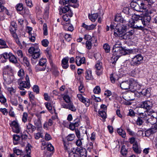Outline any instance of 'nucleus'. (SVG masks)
<instances>
[{
	"mask_svg": "<svg viewBox=\"0 0 157 157\" xmlns=\"http://www.w3.org/2000/svg\"><path fill=\"white\" fill-rule=\"evenodd\" d=\"M77 0H60L59 3L63 5H66L63 8H60L59 12L63 13H67L69 14V12L71 11L68 7V6H73L72 5V3H75L77 2Z\"/></svg>",
	"mask_w": 157,
	"mask_h": 157,
	"instance_id": "nucleus-1",
	"label": "nucleus"
},
{
	"mask_svg": "<svg viewBox=\"0 0 157 157\" xmlns=\"http://www.w3.org/2000/svg\"><path fill=\"white\" fill-rule=\"evenodd\" d=\"M127 26L124 25L118 24L114 30V34L116 36L123 37L126 31Z\"/></svg>",
	"mask_w": 157,
	"mask_h": 157,
	"instance_id": "nucleus-2",
	"label": "nucleus"
},
{
	"mask_svg": "<svg viewBox=\"0 0 157 157\" xmlns=\"http://www.w3.org/2000/svg\"><path fill=\"white\" fill-rule=\"evenodd\" d=\"M28 52L32 55V57L33 58L31 59L32 61L33 59H36L39 58L40 55V50L37 44H34L33 46L30 47L28 50Z\"/></svg>",
	"mask_w": 157,
	"mask_h": 157,
	"instance_id": "nucleus-3",
	"label": "nucleus"
},
{
	"mask_svg": "<svg viewBox=\"0 0 157 157\" xmlns=\"http://www.w3.org/2000/svg\"><path fill=\"white\" fill-rule=\"evenodd\" d=\"M3 84L5 88H6L7 85L10 84L15 80L13 75H10L6 73L3 74Z\"/></svg>",
	"mask_w": 157,
	"mask_h": 157,
	"instance_id": "nucleus-4",
	"label": "nucleus"
},
{
	"mask_svg": "<svg viewBox=\"0 0 157 157\" xmlns=\"http://www.w3.org/2000/svg\"><path fill=\"white\" fill-rule=\"evenodd\" d=\"M143 57L140 54H138L132 58L130 64L132 66H138L142 63Z\"/></svg>",
	"mask_w": 157,
	"mask_h": 157,
	"instance_id": "nucleus-5",
	"label": "nucleus"
},
{
	"mask_svg": "<svg viewBox=\"0 0 157 157\" xmlns=\"http://www.w3.org/2000/svg\"><path fill=\"white\" fill-rule=\"evenodd\" d=\"M25 81H22L19 84V88L21 90H24V88H29L30 87L29 78L26 75L25 78Z\"/></svg>",
	"mask_w": 157,
	"mask_h": 157,
	"instance_id": "nucleus-6",
	"label": "nucleus"
},
{
	"mask_svg": "<svg viewBox=\"0 0 157 157\" xmlns=\"http://www.w3.org/2000/svg\"><path fill=\"white\" fill-rule=\"evenodd\" d=\"M151 114L146 123L154 124L157 122V112L153 111Z\"/></svg>",
	"mask_w": 157,
	"mask_h": 157,
	"instance_id": "nucleus-7",
	"label": "nucleus"
},
{
	"mask_svg": "<svg viewBox=\"0 0 157 157\" xmlns=\"http://www.w3.org/2000/svg\"><path fill=\"white\" fill-rule=\"evenodd\" d=\"M10 125L13 131L14 132L19 133L21 132V128L18 123L16 121H13L10 124Z\"/></svg>",
	"mask_w": 157,
	"mask_h": 157,
	"instance_id": "nucleus-8",
	"label": "nucleus"
},
{
	"mask_svg": "<svg viewBox=\"0 0 157 157\" xmlns=\"http://www.w3.org/2000/svg\"><path fill=\"white\" fill-rule=\"evenodd\" d=\"M67 103V104L63 102L60 103V105L62 108L67 109H68L73 112H75L76 111V109L72 102Z\"/></svg>",
	"mask_w": 157,
	"mask_h": 157,
	"instance_id": "nucleus-9",
	"label": "nucleus"
},
{
	"mask_svg": "<svg viewBox=\"0 0 157 157\" xmlns=\"http://www.w3.org/2000/svg\"><path fill=\"white\" fill-rule=\"evenodd\" d=\"M141 19L143 23V25L146 26L149 25L151 17L144 13L141 15Z\"/></svg>",
	"mask_w": 157,
	"mask_h": 157,
	"instance_id": "nucleus-10",
	"label": "nucleus"
},
{
	"mask_svg": "<svg viewBox=\"0 0 157 157\" xmlns=\"http://www.w3.org/2000/svg\"><path fill=\"white\" fill-rule=\"evenodd\" d=\"M131 82L130 89L132 90V91H136L139 90L141 86L139 84L138 82L133 79H130Z\"/></svg>",
	"mask_w": 157,
	"mask_h": 157,
	"instance_id": "nucleus-11",
	"label": "nucleus"
},
{
	"mask_svg": "<svg viewBox=\"0 0 157 157\" xmlns=\"http://www.w3.org/2000/svg\"><path fill=\"white\" fill-rule=\"evenodd\" d=\"M153 111L152 110H147L144 111V113H139V115L146 122L147 121L148 118L150 117L151 114Z\"/></svg>",
	"mask_w": 157,
	"mask_h": 157,
	"instance_id": "nucleus-12",
	"label": "nucleus"
},
{
	"mask_svg": "<svg viewBox=\"0 0 157 157\" xmlns=\"http://www.w3.org/2000/svg\"><path fill=\"white\" fill-rule=\"evenodd\" d=\"M115 52H117L116 56L124 55L129 54V51L128 50L125 49L122 47L120 48V49H116L114 50Z\"/></svg>",
	"mask_w": 157,
	"mask_h": 157,
	"instance_id": "nucleus-13",
	"label": "nucleus"
},
{
	"mask_svg": "<svg viewBox=\"0 0 157 157\" xmlns=\"http://www.w3.org/2000/svg\"><path fill=\"white\" fill-rule=\"evenodd\" d=\"M138 16V19L137 20H136V22H135V25L134 27V29H142L144 27L145 25H143V23L142 21L140 19H139L140 16Z\"/></svg>",
	"mask_w": 157,
	"mask_h": 157,
	"instance_id": "nucleus-14",
	"label": "nucleus"
},
{
	"mask_svg": "<svg viewBox=\"0 0 157 157\" xmlns=\"http://www.w3.org/2000/svg\"><path fill=\"white\" fill-rule=\"evenodd\" d=\"M77 97L80 101L85 104L87 106H89L90 105V100L87 98L84 97L81 94H77Z\"/></svg>",
	"mask_w": 157,
	"mask_h": 157,
	"instance_id": "nucleus-15",
	"label": "nucleus"
},
{
	"mask_svg": "<svg viewBox=\"0 0 157 157\" xmlns=\"http://www.w3.org/2000/svg\"><path fill=\"white\" fill-rule=\"evenodd\" d=\"M34 123L35 125L36 126V127L37 128V131L41 132L43 129L40 118H38L35 119L34 121Z\"/></svg>",
	"mask_w": 157,
	"mask_h": 157,
	"instance_id": "nucleus-16",
	"label": "nucleus"
},
{
	"mask_svg": "<svg viewBox=\"0 0 157 157\" xmlns=\"http://www.w3.org/2000/svg\"><path fill=\"white\" fill-rule=\"evenodd\" d=\"M131 82L130 79L122 82L120 84V87L123 90L130 89Z\"/></svg>",
	"mask_w": 157,
	"mask_h": 157,
	"instance_id": "nucleus-17",
	"label": "nucleus"
},
{
	"mask_svg": "<svg viewBox=\"0 0 157 157\" xmlns=\"http://www.w3.org/2000/svg\"><path fill=\"white\" fill-rule=\"evenodd\" d=\"M138 19V16L136 15H134L132 16V18H131L129 20L128 23V25L129 27L134 29V27L135 25L136 20Z\"/></svg>",
	"mask_w": 157,
	"mask_h": 157,
	"instance_id": "nucleus-18",
	"label": "nucleus"
},
{
	"mask_svg": "<svg viewBox=\"0 0 157 157\" xmlns=\"http://www.w3.org/2000/svg\"><path fill=\"white\" fill-rule=\"evenodd\" d=\"M95 66L96 69V74L98 75L99 76L102 74L103 71L102 63L100 62H98L96 63Z\"/></svg>",
	"mask_w": 157,
	"mask_h": 157,
	"instance_id": "nucleus-19",
	"label": "nucleus"
},
{
	"mask_svg": "<svg viewBox=\"0 0 157 157\" xmlns=\"http://www.w3.org/2000/svg\"><path fill=\"white\" fill-rule=\"evenodd\" d=\"M80 122L78 119H76L74 120L73 123H70L68 127L69 128L72 130H74L75 127H78L79 125Z\"/></svg>",
	"mask_w": 157,
	"mask_h": 157,
	"instance_id": "nucleus-20",
	"label": "nucleus"
},
{
	"mask_svg": "<svg viewBox=\"0 0 157 157\" xmlns=\"http://www.w3.org/2000/svg\"><path fill=\"white\" fill-rule=\"evenodd\" d=\"M61 23L63 25V28L65 30L71 32L73 30L74 27L71 24L69 23H64L63 21Z\"/></svg>",
	"mask_w": 157,
	"mask_h": 157,
	"instance_id": "nucleus-21",
	"label": "nucleus"
},
{
	"mask_svg": "<svg viewBox=\"0 0 157 157\" xmlns=\"http://www.w3.org/2000/svg\"><path fill=\"white\" fill-rule=\"evenodd\" d=\"M134 32V30L133 29L125 33H124L123 38L125 40H128L131 38Z\"/></svg>",
	"mask_w": 157,
	"mask_h": 157,
	"instance_id": "nucleus-22",
	"label": "nucleus"
},
{
	"mask_svg": "<svg viewBox=\"0 0 157 157\" xmlns=\"http://www.w3.org/2000/svg\"><path fill=\"white\" fill-rule=\"evenodd\" d=\"M114 19L115 21L117 22L125 23L126 22V20L124 19L120 14H117L116 15Z\"/></svg>",
	"mask_w": 157,
	"mask_h": 157,
	"instance_id": "nucleus-23",
	"label": "nucleus"
},
{
	"mask_svg": "<svg viewBox=\"0 0 157 157\" xmlns=\"http://www.w3.org/2000/svg\"><path fill=\"white\" fill-rule=\"evenodd\" d=\"M76 151L80 155V157H87L86 150L85 148H76Z\"/></svg>",
	"mask_w": 157,
	"mask_h": 157,
	"instance_id": "nucleus-24",
	"label": "nucleus"
},
{
	"mask_svg": "<svg viewBox=\"0 0 157 157\" xmlns=\"http://www.w3.org/2000/svg\"><path fill=\"white\" fill-rule=\"evenodd\" d=\"M69 59L68 57L63 58L62 60V66L64 69H67L69 67L68 61Z\"/></svg>",
	"mask_w": 157,
	"mask_h": 157,
	"instance_id": "nucleus-25",
	"label": "nucleus"
},
{
	"mask_svg": "<svg viewBox=\"0 0 157 157\" xmlns=\"http://www.w3.org/2000/svg\"><path fill=\"white\" fill-rule=\"evenodd\" d=\"M85 78L86 79L91 80L93 79V77L92 74V71L91 70H86L85 72Z\"/></svg>",
	"mask_w": 157,
	"mask_h": 157,
	"instance_id": "nucleus-26",
	"label": "nucleus"
},
{
	"mask_svg": "<svg viewBox=\"0 0 157 157\" xmlns=\"http://www.w3.org/2000/svg\"><path fill=\"white\" fill-rule=\"evenodd\" d=\"M85 62V58L84 57L81 58L79 57H76V63L78 66H80L82 64Z\"/></svg>",
	"mask_w": 157,
	"mask_h": 157,
	"instance_id": "nucleus-27",
	"label": "nucleus"
},
{
	"mask_svg": "<svg viewBox=\"0 0 157 157\" xmlns=\"http://www.w3.org/2000/svg\"><path fill=\"white\" fill-rule=\"evenodd\" d=\"M96 25V24H91L90 25H88L83 23L82 24V26L87 30H90L94 29Z\"/></svg>",
	"mask_w": 157,
	"mask_h": 157,
	"instance_id": "nucleus-28",
	"label": "nucleus"
},
{
	"mask_svg": "<svg viewBox=\"0 0 157 157\" xmlns=\"http://www.w3.org/2000/svg\"><path fill=\"white\" fill-rule=\"evenodd\" d=\"M73 13L71 11L69 12V14L66 13L63 16V19L64 21L67 22L70 19V18L72 17Z\"/></svg>",
	"mask_w": 157,
	"mask_h": 157,
	"instance_id": "nucleus-29",
	"label": "nucleus"
},
{
	"mask_svg": "<svg viewBox=\"0 0 157 157\" xmlns=\"http://www.w3.org/2000/svg\"><path fill=\"white\" fill-rule=\"evenodd\" d=\"M152 105L151 102L149 101H144L142 106L143 108L147 109L150 108L151 107Z\"/></svg>",
	"mask_w": 157,
	"mask_h": 157,
	"instance_id": "nucleus-30",
	"label": "nucleus"
},
{
	"mask_svg": "<svg viewBox=\"0 0 157 157\" xmlns=\"http://www.w3.org/2000/svg\"><path fill=\"white\" fill-rule=\"evenodd\" d=\"M9 60L10 62L14 64H16L17 63V57L12 53L10 54Z\"/></svg>",
	"mask_w": 157,
	"mask_h": 157,
	"instance_id": "nucleus-31",
	"label": "nucleus"
},
{
	"mask_svg": "<svg viewBox=\"0 0 157 157\" xmlns=\"http://www.w3.org/2000/svg\"><path fill=\"white\" fill-rule=\"evenodd\" d=\"M151 90L150 88L144 89H143L142 91V94L146 97H149L150 95Z\"/></svg>",
	"mask_w": 157,
	"mask_h": 157,
	"instance_id": "nucleus-32",
	"label": "nucleus"
},
{
	"mask_svg": "<svg viewBox=\"0 0 157 157\" xmlns=\"http://www.w3.org/2000/svg\"><path fill=\"white\" fill-rule=\"evenodd\" d=\"M121 44L120 42H118L117 43H116L114 45L113 47V55L114 56H116V55H117V54L116 53L117 52H115L114 51V50L115 49H116L117 48L118 49H120V48L121 47Z\"/></svg>",
	"mask_w": 157,
	"mask_h": 157,
	"instance_id": "nucleus-33",
	"label": "nucleus"
},
{
	"mask_svg": "<svg viewBox=\"0 0 157 157\" xmlns=\"http://www.w3.org/2000/svg\"><path fill=\"white\" fill-rule=\"evenodd\" d=\"M98 16V13H93L91 15L89 14L88 15L89 19L93 22L95 21Z\"/></svg>",
	"mask_w": 157,
	"mask_h": 157,
	"instance_id": "nucleus-34",
	"label": "nucleus"
},
{
	"mask_svg": "<svg viewBox=\"0 0 157 157\" xmlns=\"http://www.w3.org/2000/svg\"><path fill=\"white\" fill-rule=\"evenodd\" d=\"M139 10H138L139 12H145L147 10V6L143 2L141 3L140 4H139Z\"/></svg>",
	"mask_w": 157,
	"mask_h": 157,
	"instance_id": "nucleus-35",
	"label": "nucleus"
},
{
	"mask_svg": "<svg viewBox=\"0 0 157 157\" xmlns=\"http://www.w3.org/2000/svg\"><path fill=\"white\" fill-rule=\"evenodd\" d=\"M73 150L69 153V157H80L79 154L76 151V149L75 150L74 148Z\"/></svg>",
	"mask_w": 157,
	"mask_h": 157,
	"instance_id": "nucleus-36",
	"label": "nucleus"
},
{
	"mask_svg": "<svg viewBox=\"0 0 157 157\" xmlns=\"http://www.w3.org/2000/svg\"><path fill=\"white\" fill-rule=\"evenodd\" d=\"M131 6L134 10L138 11L139 9V4L136 2H132Z\"/></svg>",
	"mask_w": 157,
	"mask_h": 157,
	"instance_id": "nucleus-37",
	"label": "nucleus"
},
{
	"mask_svg": "<svg viewBox=\"0 0 157 157\" xmlns=\"http://www.w3.org/2000/svg\"><path fill=\"white\" fill-rule=\"evenodd\" d=\"M64 148L66 151H69L71 147V144L68 142L63 141Z\"/></svg>",
	"mask_w": 157,
	"mask_h": 157,
	"instance_id": "nucleus-38",
	"label": "nucleus"
},
{
	"mask_svg": "<svg viewBox=\"0 0 157 157\" xmlns=\"http://www.w3.org/2000/svg\"><path fill=\"white\" fill-rule=\"evenodd\" d=\"M117 132L118 134L123 138H125L126 137V132L122 129L121 128H118Z\"/></svg>",
	"mask_w": 157,
	"mask_h": 157,
	"instance_id": "nucleus-39",
	"label": "nucleus"
},
{
	"mask_svg": "<svg viewBox=\"0 0 157 157\" xmlns=\"http://www.w3.org/2000/svg\"><path fill=\"white\" fill-rule=\"evenodd\" d=\"M144 13L146 14L147 15L150 16V17H152L154 16L155 14L156 13V11L155 10H151L149 11H147L146 10Z\"/></svg>",
	"mask_w": 157,
	"mask_h": 157,
	"instance_id": "nucleus-40",
	"label": "nucleus"
},
{
	"mask_svg": "<svg viewBox=\"0 0 157 157\" xmlns=\"http://www.w3.org/2000/svg\"><path fill=\"white\" fill-rule=\"evenodd\" d=\"M26 128L27 129L31 130L32 132H34L36 129L35 126L29 123L26 125Z\"/></svg>",
	"mask_w": 157,
	"mask_h": 157,
	"instance_id": "nucleus-41",
	"label": "nucleus"
},
{
	"mask_svg": "<svg viewBox=\"0 0 157 157\" xmlns=\"http://www.w3.org/2000/svg\"><path fill=\"white\" fill-rule=\"evenodd\" d=\"M63 99L67 103L72 102L69 96L67 94H65L62 95Z\"/></svg>",
	"mask_w": 157,
	"mask_h": 157,
	"instance_id": "nucleus-42",
	"label": "nucleus"
},
{
	"mask_svg": "<svg viewBox=\"0 0 157 157\" xmlns=\"http://www.w3.org/2000/svg\"><path fill=\"white\" fill-rule=\"evenodd\" d=\"M8 47L6 42L3 40L0 39V49L6 48Z\"/></svg>",
	"mask_w": 157,
	"mask_h": 157,
	"instance_id": "nucleus-43",
	"label": "nucleus"
},
{
	"mask_svg": "<svg viewBox=\"0 0 157 157\" xmlns=\"http://www.w3.org/2000/svg\"><path fill=\"white\" fill-rule=\"evenodd\" d=\"M20 138V137L17 135H14L13 136V143L14 144H17V141H18Z\"/></svg>",
	"mask_w": 157,
	"mask_h": 157,
	"instance_id": "nucleus-44",
	"label": "nucleus"
},
{
	"mask_svg": "<svg viewBox=\"0 0 157 157\" xmlns=\"http://www.w3.org/2000/svg\"><path fill=\"white\" fill-rule=\"evenodd\" d=\"M35 68L36 71H44L46 68V66L42 67L40 65H37L35 67Z\"/></svg>",
	"mask_w": 157,
	"mask_h": 157,
	"instance_id": "nucleus-45",
	"label": "nucleus"
},
{
	"mask_svg": "<svg viewBox=\"0 0 157 157\" xmlns=\"http://www.w3.org/2000/svg\"><path fill=\"white\" fill-rule=\"evenodd\" d=\"M98 113L100 116L104 119L106 118V113L105 111H99Z\"/></svg>",
	"mask_w": 157,
	"mask_h": 157,
	"instance_id": "nucleus-46",
	"label": "nucleus"
},
{
	"mask_svg": "<svg viewBox=\"0 0 157 157\" xmlns=\"http://www.w3.org/2000/svg\"><path fill=\"white\" fill-rule=\"evenodd\" d=\"M22 63L28 67L29 65V63L28 58L26 57H23L22 58Z\"/></svg>",
	"mask_w": 157,
	"mask_h": 157,
	"instance_id": "nucleus-47",
	"label": "nucleus"
},
{
	"mask_svg": "<svg viewBox=\"0 0 157 157\" xmlns=\"http://www.w3.org/2000/svg\"><path fill=\"white\" fill-rule=\"evenodd\" d=\"M42 131L40 132H38L34 134V137L36 139L38 140L40 138H43V135L42 133Z\"/></svg>",
	"mask_w": 157,
	"mask_h": 157,
	"instance_id": "nucleus-48",
	"label": "nucleus"
},
{
	"mask_svg": "<svg viewBox=\"0 0 157 157\" xmlns=\"http://www.w3.org/2000/svg\"><path fill=\"white\" fill-rule=\"evenodd\" d=\"M47 61L46 59L45 58L41 59L39 62V64L41 65L42 67L46 66L45 64Z\"/></svg>",
	"mask_w": 157,
	"mask_h": 157,
	"instance_id": "nucleus-49",
	"label": "nucleus"
},
{
	"mask_svg": "<svg viewBox=\"0 0 157 157\" xmlns=\"http://www.w3.org/2000/svg\"><path fill=\"white\" fill-rule=\"evenodd\" d=\"M6 102V99L2 93L0 94V102L2 103H5Z\"/></svg>",
	"mask_w": 157,
	"mask_h": 157,
	"instance_id": "nucleus-50",
	"label": "nucleus"
},
{
	"mask_svg": "<svg viewBox=\"0 0 157 157\" xmlns=\"http://www.w3.org/2000/svg\"><path fill=\"white\" fill-rule=\"evenodd\" d=\"M28 115V114L26 112H24L23 113L22 115V121L25 123L27 122Z\"/></svg>",
	"mask_w": 157,
	"mask_h": 157,
	"instance_id": "nucleus-51",
	"label": "nucleus"
},
{
	"mask_svg": "<svg viewBox=\"0 0 157 157\" xmlns=\"http://www.w3.org/2000/svg\"><path fill=\"white\" fill-rule=\"evenodd\" d=\"M29 40L32 42H34L36 39L35 34L34 33L29 35Z\"/></svg>",
	"mask_w": 157,
	"mask_h": 157,
	"instance_id": "nucleus-52",
	"label": "nucleus"
},
{
	"mask_svg": "<svg viewBox=\"0 0 157 157\" xmlns=\"http://www.w3.org/2000/svg\"><path fill=\"white\" fill-rule=\"evenodd\" d=\"M8 91L11 95H13L16 92V90L12 87H10L7 88Z\"/></svg>",
	"mask_w": 157,
	"mask_h": 157,
	"instance_id": "nucleus-53",
	"label": "nucleus"
},
{
	"mask_svg": "<svg viewBox=\"0 0 157 157\" xmlns=\"http://www.w3.org/2000/svg\"><path fill=\"white\" fill-rule=\"evenodd\" d=\"M92 40H87L86 43V48L89 50L90 49L92 48Z\"/></svg>",
	"mask_w": 157,
	"mask_h": 157,
	"instance_id": "nucleus-54",
	"label": "nucleus"
},
{
	"mask_svg": "<svg viewBox=\"0 0 157 157\" xmlns=\"http://www.w3.org/2000/svg\"><path fill=\"white\" fill-rule=\"evenodd\" d=\"M116 77H117V76L116 74L115 73L112 74L110 76V79L112 82L113 83L115 82V81L116 79Z\"/></svg>",
	"mask_w": 157,
	"mask_h": 157,
	"instance_id": "nucleus-55",
	"label": "nucleus"
},
{
	"mask_svg": "<svg viewBox=\"0 0 157 157\" xmlns=\"http://www.w3.org/2000/svg\"><path fill=\"white\" fill-rule=\"evenodd\" d=\"M87 150L90 152L93 148V143L92 142L88 143L87 144Z\"/></svg>",
	"mask_w": 157,
	"mask_h": 157,
	"instance_id": "nucleus-56",
	"label": "nucleus"
},
{
	"mask_svg": "<svg viewBox=\"0 0 157 157\" xmlns=\"http://www.w3.org/2000/svg\"><path fill=\"white\" fill-rule=\"evenodd\" d=\"M133 149L134 151L136 153L139 154L140 153V151L139 150L138 148V145L136 143L133 145Z\"/></svg>",
	"mask_w": 157,
	"mask_h": 157,
	"instance_id": "nucleus-57",
	"label": "nucleus"
},
{
	"mask_svg": "<svg viewBox=\"0 0 157 157\" xmlns=\"http://www.w3.org/2000/svg\"><path fill=\"white\" fill-rule=\"evenodd\" d=\"M17 75L21 78H22L25 75L24 70L23 69H20L17 72Z\"/></svg>",
	"mask_w": 157,
	"mask_h": 157,
	"instance_id": "nucleus-58",
	"label": "nucleus"
},
{
	"mask_svg": "<svg viewBox=\"0 0 157 157\" xmlns=\"http://www.w3.org/2000/svg\"><path fill=\"white\" fill-rule=\"evenodd\" d=\"M44 104L46 108L51 113L52 110V107L50 103L48 102H45Z\"/></svg>",
	"mask_w": 157,
	"mask_h": 157,
	"instance_id": "nucleus-59",
	"label": "nucleus"
},
{
	"mask_svg": "<svg viewBox=\"0 0 157 157\" xmlns=\"http://www.w3.org/2000/svg\"><path fill=\"white\" fill-rule=\"evenodd\" d=\"M75 137V135L73 134H69L67 137V139L68 141H71L74 140Z\"/></svg>",
	"mask_w": 157,
	"mask_h": 157,
	"instance_id": "nucleus-60",
	"label": "nucleus"
},
{
	"mask_svg": "<svg viewBox=\"0 0 157 157\" xmlns=\"http://www.w3.org/2000/svg\"><path fill=\"white\" fill-rule=\"evenodd\" d=\"M15 53L20 58H22L23 57V54L21 50H17L15 52Z\"/></svg>",
	"mask_w": 157,
	"mask_h": 157,
	"instance_id": "nucleus-61",
	"label": "nucleus"
},
{
	"mask_svg": "<svg viewBox=\"0 0 157 157\" xmlns=\"http://www.w3.org/2000/svg\"><path fill=\"white\" fill-rule=\"evenodd\" d=\"M103 48L106 53H108L110 51V48L108 44H105L104 45Z\"/></svg>",
	"mask_w": 157,
	"mask_h": 157,
	"instance_id": "nucleus-62",
	"label": "nucleus"
},
{
	"mask_svg": "<svg viewBox=\"0 0 157 157\" xmlns=\"http://www.w3.org/2000/svg\"><path fill=\"white\" fill-rule=\"evenodd\" d=\"M13 36L17 44L19 46L21 45V42L19 40V39L18 38L17 34H14V36Z\"/></svg>",
	"mask_w": 157,
	"mask_h": 157,
	"instance_id": "nucleus-63",
	"label": "nucleus"
},
{
	"mask_svg": "<svg viewBox=\"0 0 157 157\" xmlns=\"http://www.w3.org/2000/svg\"><path fill=\"white\" fill-rule=\"evenodd\" d=\"M42 45L45 47H47L48 46L49 44L48 41L46 39H44L41 41Z\"/></svg>",
	"mask_w": 157,
	"mask_h": 157,
	"instance_id": "nucleus-64",
	"label": "nucleus"
}]
</instances>
